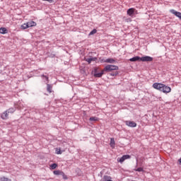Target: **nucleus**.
<instances>
[{
	"mask_svg": "<svg viewBox=\"0 0 181 181\" xmlns=\"http://www.w3.org/2000/svg\"><path fill=\"white\" fill-rule=\"evenodd\" d=\"M21 28L23 30H25V29H28V28H29V25L28 23H24L21 26Z\"/></svg>",
	"mask_w": 181,
	"mask_h": 181,
	"instance_id": "obj_20",
	"label": "nucleus"
},
{
	"mask_svg": "<svg viewBox=\"0 0 181 181\" xmlns=\"http://www.w3.org/2000/svg\"><path fill=\"white\" fill-rule=\"evenodd\" d=\"M50 168H51V169L54 170V169H56V168H57V164L53 163L50 165Z\"/></svg>",
	"mask_w": 181,
	"mask_h": 181,
	"instance_id": "obj_27",
	"label": "nucleus"
},
{
	"mask_svg": "<svg viewBox=\"0 0 181 181\" xmlns=\"http://www.w3.org/2000/svg\"><path fill=\"white\" fill-rule=\"evenodd\" d=\"M102 62H103V63H114L115 62V60H114V59H112V58H109L105 61L102 60Z\"/></svg>",
	"mask_w": 181,
	"mask_h": 181,
	"instance_id": "obj_14",
	"label": "nucleus"
},
{
	"mask_svg": "<svg viewBox=\"0 0 181 181\" xmlns=\"http://www.w3.org/2000/svg\"><path fill=\"white\" fill-rule=\"evenodd\" d=\"M118 66L116 65H107L103 69V71H106V73H108L110 71H114L115 70H119Z\"/></svg>",
	"mask_w": 181,
	"mask_h": 181,
	"instance_id": "obj_1",
	"label": "nucleus"
},
{
	"mask_svg": "<svg viewBox=\"0 0 181 181\" xmlns=\"http://www.w3.org/2000/svg\"><path fill=\"white\" fill-rule=\"evenodd\" d=\"M139 60L141 61V57H134L133 58H131L129 59V62H138Z\"/></svg>",
	"mask_w": 181,
	"mask_h": 181,
	"instance_id": "obj_17",
	"label": "nucleus"
},
{
	"mask_svg": "<svg viewBox=\"0 0 181 181\" xmlns=\"http://www.w3.org/2000/svg\"><path fill=\"white\" fill-rule=\"evenodd\" d=\"M8 110H6L1 115V118L3 119H8Z\"/></svg>",
	"mask_w": 181,
	"mask_h": 181,
	"instance_id": "obj_11",
	"label": "nucleus"
},
{
	"mask_svg": "<svg viewBox=\"0 0 181 181\" xmlns=\"http://www.w3.org/2000/svg\"><path fill=\"white\" fill-rule=\"evenodd\" d=\"M54 175H63V171L60 170H54L53 172Z\"/></svg>",
	"mask_w": 181,
	"mask_h": 181,
	"instance_id": "obj_23",
	"label": "nucleus"
},
{
	"mask_svg": "<svg viewBox=\"0 0 181 181\" xmlns=\"http://www.w3.org/2000/svg\"><path fill=\"white\" fill-rule=\"evenodd\" d=\"M170 13H173V15H175V16H177V18H179V19L181 20V13L179 11H176L174 9L170 10Z\"/></svg>",
	"mask_w": 181,
	"mask_h": 181,
	"instance_id": "obj_9",
	"label": "nucleus"
},
{
	"mask_svg": "<svg viewBox=\"0 0 181 181\" xmlns=\"http://www.w3.org/2000/svg\"><path fill=\"white\" fill-rule=\"evenodd\" d=\"M136 172H144L143 168H138L137 169L134 170Z\"/></svg>",
	"mask_w": 181,
	"mask_h": 181,
	"instance_id": "obj_28",
	"label": "nucleus"
},
{
	"mask_svg": "<svg viewBox=\"0 0 181 181\" xmlns=\"http://www.w3.org/2000/svg\"><path fill=\"white\" fill-rule=\"evenodd\" d=\"M89 121H98V118L97 117H91L89 119Z\"/></svg>",
	"mask_w": 181,
	"mask_h": 181,
	"instance_id": "obj_26",
	"label": "nucleus"
},
{
	"mask_svg": "<svg viewBox=\"0 0 181 181\" xmlns=\"http://www.w3.org/2000/svg\"><path fill=\"white\" fill-rule=\"evenodd\" d=\"M42 77H45L47 80V81H49V76H45V74L42 75Z\"/></svg>",
	"mask_w": 181,
	"mask_h": 181,
	"instance_id": "obj_30",
	"label": "nucleus"
},
{
	"mask_svg": "<svg viewBox=\"0 0 181 181\" xmlns=\"http://www.w3.org/2000/svg\"><path fill=\"white\" fill-rule=\"evenodd\" d=\"M55 152L57 155H62V150L60 148H55Z\"/></svg>",
	"mask_w": 181,
	"mask_h": 181,
	"instance_id": "obj_24",
	"label": "nucleus"
},
{
	"mask_svg": "<svg viewBox=\"0 0 181 181\" xmlns=\"http://www.w3.org/2000/svg\"><path fill=\"white\" fill-rule=\"evenodd\" d=\"M27 25H28V28H32L33 26H36V22L35 21H30V22H28L27 23Z\"/></svg>",
	"mask_w": 181,
	"mask_h": 181,
	"instance_id": "obj_16",
	"label": "nucleus"
},
{
	"mask_svg": "<svg viewBox=\"0 0 181 181\" xmlns=\"http://www.w3.org/2000/svg\"><path fill=\"white\" fill-rule=\"evenodd\" d=\"M42 1H46L47 2H49V4L53 3V0H42Z\"/></svg>",
	"mask_w": 181,
	"mask_h": 181,
	"instance_id": "obj_32",
	"label": "nucleus"
},
{
	"mask_svg": "<svg viewBox=\"0 0 181 181\" xmlns=\"http://www.w3.org/2000/svg\"><path fill=\"white\" fill-rule=\"evenodd\" d=\"M0 181H12V180H11V179H9L6 177L3 176V177H0Z\"/></svg>",
	"mask_w": 181,
	"mask_h": 181,
	"instance_id": "obj_19",
	"label": "nucleus"
},
{
	"mask_svg": "<svg viewBox=\"0 0 181 181\" xmlns=\"http://www.w3.org/2000/svg\"><path fill=\"white\" fill-rule=\"evenodd\" d=\"M61 175L63 176V179H64L65 180H67V175L64 174V173H63V174H62Z\"/></svg>",
	"mask_w": 181,
	"mask_h": 181,
	"instance_id": "obj_29",
	"label": "nucleus"
},
{
	"mask_svg": "<svg viewBox=\"0 0 181 181\" xmlns=\"http://www.w3.org/2000/svg\"><path fill=\"white\" fill-rule=\"evenodd\" d=\"M125 124L127 127H130L131 128H135V127H136V123L133 121H126Z\"/></svg>",
	"mask_w": 181,
	"mask_h": 181,
	"instance_id": "obj_8",
	"label": "nucleus"
},
{
	"mask_svg": "<svg viewBox=\"0 0 181 181\" xmlns=\"http://www.w3.org/2000/svg\"><path fill=\"white\" fill-rule=\"evenodd\" d=\"M104 69H103L100 73H98V68H95L93 76L96 78L103 77V74H104Z\"/></svg>",
	"mask_w": 181,
	"mask_h": 181,
	"instance_id": "obj_3",
	"label": "nucleus"
},
{
	"mask_svg": "<svg viewBox=\"0 0 181 181\" xmlns=\"http://www.w3.org/2000/svg\"><path fill=\"white\" fill-rule=\"evenodd\" d=\"M162 87H163V83H154L153 84V88H155L156 90H158L159 91H160Z\"/></svg>",
	"mask_w": 181,
	"mask_h": 181,
	"instance_id": "obj_6",
	"label": "nucleus"
},
{
	"mask_svg": "<svg viewBox=\"0 0 181 181\" xmlns=\"http://www.w3.org/2000/svg\"><path fill=\"white\" fill-rule=\"evenodd\" d=\"M135 11L136 9L134 8H131L127 10V13L129 15V16H132L135 13Z\"/></svg>",
	"mask_w": 181,
	"mask_h": 181,
	"instance_id": "obj_10",
	"label": "nucleus"
},
{
	"mask_svg": "<svg viewBox=\"0 0 181 181\" xmlns=\"http://www.w3.org/2000/svg\"><path fill=\"white\" fill-rule=\"evenodd\" d=\"M178 162L180 163V165H181V158H180L179 160H178Z\"/></svg>",
	"mask_w": 181,
	"mask_h": 181,
	"instance_id": "obj_33",
	"label": "nucleus"
},
{
	"mask_svg": "<svg viewBox=\"0 0 181 181\" xmlns=\"http://www.w3.org/2000/svg\"><path fill=\"white\" fill-rule=\"evenodd\" d=\"M95 33H97V30L96 29H93L90 33H89V36H91L93 35H95Z\"/></svg>",
	"mask_w": 181,
	"mask_h": 181,
	"instance_id": "obj_25",
	"label": "nucleus"
},
{
	"mask_svg": "<svg viewBox=\"0 0 181 181\" xmlns=\"http://www.w3.org/2000/svg\"><path fill=\"white\" fill-rule=\"evenodd\" d=\"M160 91H162V93H164L165 94H168L172 91V88L165 84H163Z\"/></svg>",
	"mask_w": 181,
	"mask_h": 181,
	"instance_id": "obj_2",
	"label": "nucleus"
},
{
	"mask_svg": "<svg viewBox=\"0 0 181 181\" xmlns=\"http://www.w3.org/2000/svg\"><path fill=\"white\" fill-rule=\"evenodd\" d=\"M103 181H111V177L108 175H104L103 179H102Z\"/></svg>",
	"mask_w": 181,
	"mask_h": 181,
	"instance_id": "obj_18",
	"label": "nucleus"
},
{
	"mask_svg": "<svg viewBox=\"0 0 181 181\" xmlns=\"http://www.w3.org/2000/svg\"><path fill=\"white\" fill-rule=\"evenodd\" d=\"M110 76H118V72H115V73H113V74H110Z\"/></svg>",
	"mask_w": 181,
	"mask_h": 181,
	"instance_id": "obj_31",
	"label": "nucleus"
},
{
	"mask_svg": "<svg viewBox=\"0 0 181 181\" xmlns=\"http://www.w3.org/2000/svg\"><path fill=\"white\" fill-rule=\"evenodd\" d=\"M153 60V58L149 56L140 57V62H152Z\"/></svg>",
	"mask_w": 181,
	"mask_h": 181,
	"instance_id": "obj_7",
	"label": "nucleus"
},
{
	"mask_svg": "<svg viewBox=\"0 0 181 181\" xmlns=\"http://www.w3.org/2000/svg\"><path fill=\"white\" fill-rule=\"evenodd\" d=\"M127 159H131V156L129 155H124L120 158H117V162L119 163H122L124 160H127Z\"/></svg>",
	"mask_w": 181,
	"mask_h": 181,
	"instance_id": "obj_5",
	"label": "nucleus"
},
{
	"mask_svg": "<svg viewBox=\"0 0 181 181\" xmlns=\"http://www.w3.org/2000/svg\"><path fill=\"white\" fill-rule=\"evenodd\" d=\"M8 114H13L15 112V109L13 107H11L7 110Z\"/></svg>",
	"mask_w": 181,
	"mask_h": 181,
	"instance_id": "obj_22",
	"label": "nucleus"
},
{
	"mask_svg": "<svg viewBox=\"0 0 181 181\" xmlns=\"http://www.w3.org/2000/svg\"><path fill=\"white\" fill-rule=\"evenodd\" d=\"M104 69H103L100 73H98V68H95L93 76L96 78L103 77V74H104Z\"/></svg>",
	"mask_w": 181,
	"mask_h": 181,
	"instance_id": "obj_4",
	"label": "nucleus"
},
{
	"mask_svg": "<svg viewBox=\"0 0 181 181\" xmlns=\"http://www.w3.org/2000/svg\"><path fill=\"white\" fill-rule=\"evenodd\" d=\"M52 87L50 84H47V91H48V93H52Z\"/></svg>",
	"mask_w": 181,
	"mask_h": 181,
	"instance_id": "obj_21",
	"label": "nucleus"
},
{
	"mask_svg": "<svg viewBox=\"0 0 181 181\" xmlns=\"http://www.w3.org/2000/svg\"><path fill=\"white\" fill-rule=\"evenodd\" d=\"M110 145L111 148H112V149H114V148H115V140L114 139V138L110 139Z\"/></svg>",
	"mask_w": 181,
	"mask_h": 181,
	"instance_id": "obj_13",
	"label": "nucleus"
},
{
	"mask_svg": "<svg viewBox=\"0 0 181 181\" xmlns=\"http://www.w3.org/2000/svg\"><path fill=\"white\" fill-rule=\"evenodd\" d=\"M85 60L86 62H88V64H90L92 62H95V60H97V57L86 58Z\"/></svg>",
	"mask_w": 181,
	"mask_h": 181,
	"instance_id": "obj_12",
	"label": "nucleus"
},
{
	"mask_svg": "<svg viewBox=\"0 0 181 181\" xmlns=\"http://www.w3.org/2000/svg\"><path fill=\"white\" fill-rule=\"evenodd\" d=\"M0 33H1V35H5V34L8 33V30L6 28H1Z\"/></svg>",
	"mask_w": 181,
	"mask_h": 181,
	"instance_id": "obj_15",
	"label": "nucleus"
},
{
	"mask_svg": "<svg viewBox=\"0 0 181 181\" xmlns=\"http://www.w3.org/2000/svg\"><path fill=\"white\" fill-rule=\"evenodd\" d=\"M159 100H160V101H162V98H159Z\"/></svg>",
	"mask_w": 181,
	"mask_h": 181,
	"instance_id": "obj_34",
	"label": "nucleus"
}]
</instances>
